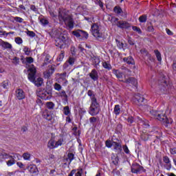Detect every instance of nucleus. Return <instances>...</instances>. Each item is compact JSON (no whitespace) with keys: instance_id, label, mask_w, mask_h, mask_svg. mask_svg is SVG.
<instances>
[{"instance_id":"nucleus-61","label":"nucleus","mask_w":176,"mask_h":176,"mask_svg":"<svg viewBox=\"0 0 176 176\" xmlns=\"http://www.w3.org/2000/svg\"><path fill=\"white\" fill-rule=\"evenodd\" d=\"M140 52L142 53V54H145L146 56H148V57H151V54H149V53H148V51H146V50L145 49L141 50Z\"/></svg>"},{"instance_id":"nucleus-25","label":"nucleus","mask_w":176,"mask_h":176,"mask_svg":"<svg viewBox=\"0 0 176 176\" xmlns=\"http://www.w3.org/2000/svg\"><path fill=\"white\" fill-rule=\"evenodd\" d=\"M9 60H12V63L14 65H19L20 64V58L17 56H14L13 58H12L10 56H7Z\"/></svg>"},{"instance_id":"nucleus-62","label":"nucleus","mask_w":176,"mask_h":176,"mask_svg":"<svg viewBox=\"0 0 176 176\" xmlns=\"http://www.w3.org/2000/svg\"><path fill=\"white\" fill-rule=\"evenodd\" d=\"M30 10H32L33 12L36 13V12H38V8H36V6H35V5H31L30 6Z\"/></svg>"},{"instance_id":"nucleus-7","label":"nucleus","mask_w":176,"mask_h":176,"mask_svg":"<svg viewBox=\"0 0 176 176\" xmlns=\"http://www.w3.org/2000/svg\"><path fill=\"white\" fill-rule=\"evenodd\" d=\"M91 33L95 38H102V33L100 32V26L97 23L93 24V25L91 28Z\"/></svg>"},{"instance_id":"nucleus-30","label":"nucleus","mask_w":176,"mask_h":176,"mask_svg":"<svg viewBox=\"0 0 176 176\" xmlns=\"http://www.w3.org/2000/svg\"><path fill=\"white\" fill-rule=\"evenodd\" d=\"M24 160H28V162L31 161V154L28 152L24 153L22 155Z\"/></svg>"},{"instance_id":"nucleus-54","label":"nucleus","mask_w":176,"mask_h":176,"mask_svg":"<svg viewBox=\"0 0 176 176\" xmlns=\"http://www.w3.org/2000/svg\"><path fill=\"white\" fill-rule=\"evenodd\" d=\"M25 60H26V64L27 63L28 64H32V63H34V58L32 57H26Z\"/></svg>"},{"instance_id":"nucleus-2","label":"nucleus","mask_w":176,"mask_h":176,"mask_svg":"<svg viewBox=\"0 0 176 176\" xmlns=\"http://www.w3.org/2000/svg\"><path fill=\"white\" fill-rule=\"evenodd\" d=\"M151 113L153 116H154L155 119H157V120H160V122L165 123L166 126H167V124H171V123H173V119L167 118L166 113H163V111H153Z\"/></svg>"},{"instance_id":"nucleus-4","label":"nucleus","mask_w":176,"mask_h":176,"mask_svg":"<svg viewBox=\"0 0 176 176\" xmlns=\"http://www.w3.org/2000/svg\"><path fill=\"white\" fill-rule=\"evenodd\" d=\"M0 159H12L14 162H17V160H20L21 159V155L19 153H11V155L6 153L5 150L0 149Z\"/></svg>"},{"instance_id":"nucleus-22","label":"nucleus","mask_w":176,"mask_h":176,"mask_svg":"<svg viewBox=\"0 0 176 176\" xmlns=\"http://www.w3.org/2000/svg\"><path fill=\"white\" fill-rule=\"evenodd\" d=\"M124 63H126V64H129V65H134V59L131 56L125 57L123 58Z\"/></svg>"},{"instance_id":"nucleus-24","label":"nucleus","mask_w":176,"mask_h":176,"mask_svg":"<svg viewBox=\"0 0 176 176\" xmlns=\"http://www.w3.org/2000/svg\"><path fill=\"white\" fill-rule=\"evenodd\" d=\"M47 94H49V93L47 91H42L38 93L37 96H38V97L43 100H46V98L48 97Z\"/></svg>"},{"instance_id":"nucleus-40","label":"nucleus","mask_w":176,"mask_h":176,"mask_svg":"<svg viewBox=\"0 0 176 176\" xmlns=\"http://www.w3.org/2000/svg\"><path fill=\"white\" fill-rule=\"evenodd\" d=\"M116 45L118 47V49H123L124 46V43L120 42V41L116 39Z\"/></svg>"},{"instance_id":"nucleus-33","label":"nucleus","mask_w":176,"mask_h":176,"mask_svg":"<svg viewBox=\"0 0 176 176\" xmlns=\"http://www.w3.org/2000/svg\"><path fill=\"white\" fill-rule=\"evenodd\" d=\"M72 34L74 35V36H76V38H80V35H82V30H77L72 32Z\"/></svg>"},{"instance_id":"nucleus-5","label":"nucleus","mask_w":176,"mask_h":176,"mask_svg":"<svg viewBox=\"0 0 176 176\" xmlns=\"http://www.w3.org/2000/svg\"><path fill=\"white\" fill-rule=\"evenodd\" d=\"M101 111V108L100 107V103L96 102H91V105L89 107V113L91 116H96V115H98L100 111Z\"/></svg>"},{"instance_id":"nucleus-47","label":"nucleus","mask_w":176,"mask_h":176,"mask_svg":"<svg viewBox=\"0 0 176 176\" xmlns=\"http://www.w3.org/2000/svg\"><path fill=\"white\" fill-rule=\"evenodd\" d=\"M146 15H142L139 17V21L140 23H146Z\"/></svg>"},{"instance_id":"nucleus-39","label":"nucleus","mask_w":176,"mask_h":176,"mask_svg":"<svg viewBox=\"0 0 176 176\" xmlns=\"http://www.w3.org/2000/svg\"><path fill=\"white\" fill-rule=\"evenodd\" d=\"M1 86L3 89H9V80H6L1 82Z\"/></svg>"},{"instance_id":"nucleus-35","label":"nucleus","mask_w":176,"mask_h":176,"mask_svg":"<svg viewBox=\"0 0 176 176\" xmlns=\"http://www.w3.org/2000/svg\"><path fill=\"white\" fill-rule=\"evenodd\" d=\"M112 163L115 166H118L119 164V157L118 156H113L112 157Z\"/></svg>"},{"instance_id":"nucleus-16","label":"nucleus","mask_w":176,"mask_h":176,"mask_svg":"<svg viewBox=\"0 0 176 176\" xmlns=\"http://www.w3.org/2000/svg\"><path fill=\"white\" fill-rule=\"evenodd\" d=\"M134 101L136 104H138V105H141V104L145 101V98L142 97L141 94H137L134 96Z\"/></svg>"},{"instance_id":"nucleus-27","label":"nucleus","mask_w":176,"mask_h":176,"mask_svg":"<svg viewBox=\"0 0 176 176\" xmlns=\"http://www.w3.org/2000/svg\"><path fill=\"white\" fill-rule=\"evenodd\" d=\"M1 45L3 49H12V44L5 41H2Z\"/></svg>"},{"instance_id":"nucleus-59","label":"nucleus","mask_w":176,"mask_h":176,"mask_svg":"<svg viewBox=\"0 0 176 176\" xmlns=\"http://www.w3.org/2000/svg\"><path fill=\"white\" fill-rule=\"evenodd\" d=\"M83 173L82 169H78L77 172L75 174V176H82V174Z\"/></svg>"},{"instance_id":"nucleus-60","label":"nucleus","mask_w":176,"mask_h":176,"mask_svg":"<svg viewBox=\"0 0 176 176\" xmlns=\"http://www.w3.org/2000/svg\"><path fill=\"white\" fill-rule=\"evenodd\" d=\"M122 149L124 150V152H125V153H130V150H129V147H127V145H124L122 146Z\"/></svg>"},{"instance_id":"nucleus-23","label":"nucleus","mask_w":176,"mask_h":176,"mask_svg":"<svg viewBox=\"0 0 176 176\" xmlns=\"http://www.w3.org/2000/svg\"><path fill=\"white\" fill-rule=\"evenodd\" d=\"M163 160L167 166V170H170V168H171V161L170 160V158L168 156H164Z\"/></svg>"},{"instance_id":"nucleus-44","label":"nucleus","mask_w":176,"mask_h":176,"mask_svg":"<svg viewBox=\"0 0 176 176\" xmlns=\"http://www.w3.org/2000/svg\"><path fill=\"white\" fill-rule=\"evenodd\" d=\"M40 22L41 23V24L43 25H47V24H49V21L47 20V19L46 18H41L40 19Z\"/></svg>"},{"instance_id":"nucleus-36","label":"nucleus","mask_w":176,"mask_h":176,"mask_svg":"<svg viewBox=\"0 0 176 176\" xmlns=\"http://www.w3.org/2000/svg\"><path fill=\"white\" fill-rule=\"evenodd\" d=\"M113 113H115V115H119L120 113V106L119 104H116L114 107Z\"/></svg>"},{"instance_id":"nucleus-3","label":"nucleus","mask_w":176,"mask_h":176,"mask_svg":"<svg viewBox=\"0 0 176 176\" xmlns=\"http://www.w3.org/2000/svg\"><path fill=\"white\" fill-rule=\"evenodd\" d=\"M69 39L67 35H60L58 38H56L55 40V45L60 49H64L68 43Z\"/></svg>"},{"instance_id":"nucleus-53","label":"nucleus","mask_w":176,"mask_h":176,"mask_svg":"<svg viewBox=\"0 0 176 176\" xmlns=\"http://www.w3.org/2000/svg\"><path fill=\"white\" fill-rule=\"evenodd\" d=\"M14 41L17 45H21L23 43V38L21 37H16Z\"/></svg>"},{"instance_id":"nucleus-18","label":"nucleus","mask_w":176,"mask_h":176,"mask_svg":"<svg viewBox=\"0 0 176 176\" xmlns=\"http://www.w3.org/2000/svg\"><path fill=\"white\" fill-rule=\"evenodd\" d=\"M113 148L116 152L120 153L122 152V143L113 142Z\"/></svg>"},{"instance_id":"nucleus-52","label":"nucleus","mask_w":176,"mask_h":176,"mask_svg":"<svg viewBox=\"0 0 176 176\" xmlns=\"http://www.w3.org/2000/svg\"><path fill=\"white\" fill-rule=\"evenodd\" d=\"M81 35H80V38H86V39H87V38H89V34H87V32L81 30Z\"/></svg>"},{"instance_id":"nucleus-56","label":"nucleus","mask_w":176,"mask_h":176,"mask_svg":"<svg viewBox=\"0 0 176 176\" xmlns=\"http://www.w3.org/2000/svg\"><path fill=\"white\" fill-rule=\"evenodd\" d=\"M14 20L16 21V23H23V21H24V19H23V18L19 16L14 17Z\"/></svg>"},{"instance_id":"nucleus-38","label":"nucleus","mask_w":176,"mask_h":176,"mask_svg":"<svg viewBox=\"0 0 176 176\" xmlns=\"http://www.w3.org/2000/svg\"><path fill=\"white\" fill-rule=\"evenodd\" d=\"M113 12L114 13H116V14H120V13H122V12H123V10H122V8L119 6H116L113 8Z\"/></svg>"},{"instance_id":"nucleus-17","label":"nucleus","mask_w":176,"mask_h":176,"mask_svg":"<svg viewBox=\"0 0 176 176\" xmlns=\"http://www.w3.org/2000/svg\"><path fill=\"white\" fill-rule=\"evenodd\" d=\"M89 77L92 80L96 82L98 80V72L95 69H92L91 72L89 73Z\"/></svg>"},{"instance_id":"nucleus-12","label":"nucleus","mask_w":176,"mask_h":176,"mask_svg":"<svg viewBox=\"0 0 176 176\" xmlns=\"http://www.w3.org/2000/svg\"><path fill=\"white\" fill-rule=\"evenodd\" d=\"M15 97L19 100H24L25 98V92L22 89H17L15 91Z\"/></svg>"},{"instance_id":"nucleus-57","label":"nucleus","mask_w":176,"mask_h":176,"mask_svg":"<svg viewBox=\"0 0 176 176\" xmlns=\"http://www.w3.org/2000/svg\"><path fill=\"white\" fill-rule=\"evenodd\" d=\"M154 134L156 137V138H157V140H160V138L162 137V132L160 131H157L155 132H154Z\"/></svg>"},{"instance_id":"nucleus-50","label":"nucleus","mask_w":176,"mask_h":176,"mask_svg":"<svg viewBox=\"0 0 176 176\" xmlns=\"http://www.w3.org/2000/svg\"><path fill=\"white\" fill-rule=\"evenodd\" d=\"M58 76L60 79H62V80H65L67 79V73L65 72L63 74H59Z\"/></svg>"},{"instance_id":"nucleus-64","label":"nucleus","mask_w":176,"mask_h":176,"mask_svg":"<svg viewBox=\"0 0 176 176\" xmlns=\"http://www.w3.org/2000/svg\"><path fill=\"white\" fill-rule=\"evenodd\" d=\"M171 155H176V148H172L170 149Z\"/></svg>"},{"instance_id":"nucleus-58","label":"nucleus","mask_w":176,"mask_h":176,"mask_svg":"<svg viewBox=\"0 0 176 176\" xmlns=\"http://www.w3.org/2000/svg\"><path fill=\"white\" fill-rule=\"evenodd\" d=\"M72 67L67 61H66L63 65L64 69H68V68H71Z\"/></svg>"},{"instance_id":"nucleus-43","label":"nucleus","mask_w":176,"mask_h":176,"mask_svg":"<svg viewBox=\"0 0 176 176\" xmlns=\"http://www.w3.org/2000/svg\"><path fill=\"white\" fill-rule=\"evenodd\" d=\"M133 31H135V32H138L139 35H141L142 34V31L141 30V28L137 27V26H132Z\"/></svg>"},{"instance_id":"nucleus-19","label":"nucleus","mask_w":176,"mask_h":176,"mask_svg":"<svg viewBox=\"0 0 176 176\" xmlns=\"http://www.w3.org/2000/svg\"><path fill=\"white\" fill-rule=\"evenodd\" d=\"M87 96L91 98V102H95L97 101V98H96V94H94V91L92 90H88Z\"/></svg>"},{"instance_id":"nucleus-1","label":"nucleus","mask_w":176,"mask_h":176,"mask_svg":"<svg viewBox=\"0 0 176 176\" xmlns=\"http://www.w3.org/2000/svg\"><path fill=\"white\" fill-rule=\"evenodd\" d=\"M30 73L28 74V79L30 82H34V85L37 86V87H41L42 85H43V78H38L35 80V74H36V69L35 66L33 65L29 68Z\"/></svg>"},{"instance_id":"nucleus-34","label":"nucleus","mask_w":176,"mask_h":176,"mask_svg":"<svg viewBox=\"0 0 176 176\" xmlns=\"http://www.w3.org/2000/svg\"><path fill=\"white\" fill-rule=\"evenodd\" d=\"M154 53L156 56L157 60L158 61H162V54H160V52H159L158 50H155Z\"/></svg>"},{"instance_id":"nucleus-51","label":"nucleus","mask_w":176,"mask_h":176,"mask_svg":"<svg viewBox=\"0 0 176 176\" xmlns=\"http://www.w3.org/2000/svg\"><path fill=\"white\" fill-rule=\"evenodd\" d=\"M105 145L107 148H112L113 145V142H111V140H107L105 142Z\"/></svg>"},{"instance_id":"nucleus-15","label":"nucleus","mask_w":176,"mask_h":176,"mask_svg":"<svg viewBox=\"0 0 176 176\" xmlns=\"http://www.w3.org/2000/svg\"><path fill=\"white\" fill-rule=\"evenodd\" d=\"M42 116L44 119H46V120H52V119H53L52 111L47 109H45L43 111Z\"/></svg>"},{"instance_id":"nucleus-28","label":"nucleus","mask_w":176,"mask_h":176,"mask_svg":"<svg viewBox=\"0 0 176 176\" xmlns=\"http://www.w3.org/2000/svg\"><path fill=\"white\" fill-rule=\"evenodd\" d=\"M63 111L64 115H65L66 116H69V115H71V109H69V106L64 107Z\"/></svg>"},{"instance_id":"nucleus-63","label":"nucleus","mask_w":176,"mask_h":176,"mask_svg":"<svg viewBox=\"0 0 176 176\" xmlns=\"http://www.w3.org/2000/svg\"><path fill=\"white\" fill-rule=\"evenodd\" d=\"M28 35L29 36H31L32 38H34V36H35V32H32V31H30L28 30L27 32Z\"/></svg>"},{"instance_id":"nucleus-14","label":"nucleus","mask_w":176,"mask_h":176,"mask_svg":"<svg viewBox=\"0 0 176 176\" xmlns=\"http://www.w3.org/2000/svg\"><path fill=\"white\" fill-rule=\"evenodd\" d=\"M117 27L122 28V30H126L127 28H130L131 25L127 21H120L117 23Z\"/></svg>"},{"instance_id":"nucleus-8","label":"nucleus","mask_w":176,"mask_h":176,"mask_svg":"<svg viewBox=\"0 0 176 176\" xmlns=\"http://www.w3.org/2000/svg\"><path fill=\"white\" fill-rule=\"evenodd\" d=\"M131 173L133 174H141L145 173V169L144 168V166L135 163L132 164Z\"/></svg>"},{"instance_id":"nucleus-55","label":"nucleus","mask_w":176,"mask_h":176,"mask_svg":"<svg viewBox=\"0 0 176 176\" xmlns=\"http://www.w3.org/2000/svg\"><path fill=\"white\" fill-rule=\"evenodd\" d=\"M16 165L18 166V167H19V168H22L23 170H25V166L23 164V162H16Z\"/></svg>"},{"instance_id":"nucleus-42","label":"nucleus","mask_w":176,"mask_h":176,"mask_svg":"<svg viewBox=\"0 0 176 176\" xmlns=\"http://www.w3.org/2000/svg\"><path fill=\"white\" fill-rule=\"evenodd\" d=\"M46 106L48 109H54V103L53 102H47Z\"/></svg>"},{"instance_id":"nucleus-26","label":"nucleus","mask_w":176,"mask_h":176,"mask_svg":"<svg viewBox=\"0 0 176 176\" xmlns=\"http://www.w3.org/2000/svg\"><path fill=\"white\" fill-rule=\"evenodd\" d=\"M28 171L32 174H35L36 171H38V168H36V165H30L28 167Z\"/></svg>"},{"instance_id":"nucleus-9","label":"nucleus","mask_w":176,"mask_h":176,"mask_svg":"<svg viewBox=\"0 0 176 176\" xmlns=\"http://www.w3.org/2000/svg\"><path fill=\"white\" fill-rule=\"evenodd\" d=\"M69 16L68 14H67V11L65 9L59 8L58 19L60 23H64V21Z\"/></svg>"},{"instance_id":"nucleus-49","label":"nucleus","mask_w":176,"mask_h":176,"mask_svg":"<svg viewBox=\"0 0 176 176\" xmlns=\"http://www.w3.org/2000/svg\"><path fill=\"white\" fill-rule=\"evenodd\" d=\"M67 62L72 66L74 64H75V58L69 57Z\"/></svg>"},{"instance_id":"nucleus-37","label":"nucleus","mask_w":176,"mask_h":176,"mask_svg":"<svg viewBox=\"0 0 176 176\" xmlns=\"http://www.w3.org/2000/svg\"><path fill=\"white\" fill-rule=\"evenodd\" d=\"M75 158V155L72 153H69L67 155V160L69 161V164H71V162L74 160Z\"/></svg>"},{"instance_id":"nucleus-46","label":"nucleus","mask_w":176,"mask_h":176,"mask_svg":"<svg viewBox=\"0 0 176 176\" xmlns=\"http://www.w3.org/2000/svg\"><path fill=\"white\" fill-rule=\"evenodd\" d=\"M141 138L143 140V141H148L149 140V135L148 133H142Z\"/></svg>"},{"instance_id":"nucleus-41","label":"nucleus","mask_w":176,"mask_h":176,"mask_svg":"<svg viewBox=\"0 0 176 176\" xmlns=\"http://www.w3.org/2000/svg\"><path fill=\"white\" fill-rule=\"evenodd\" d=\"M8 159L10 160L6 162V164L7 166H8V167L13 166V164H16V162L12 158H8Z\"/></svg>"},{"instance_id":"nucleus-48","label":"nucleus","mask_w":176,"mask_h":176,"mask_svg":"<svg viewBox=\"0 0 176 176\" xmlns=\"http://www.w3.org/2000/svg\"><path fill=\"white\" fill-rule=\"evenodd\" d=\"M54 88L55 90H56L57 91H60V90H61L62 89V87H61V85L56 82L54 85Z\"/></svg>"},{"instance_id":"nucleus-20","label":"nucleus","mask_w":176,"mask_h":176,"mask_svg":"<svg viewBox=\"0 0 176 176\" xmlns=\"http://www.w3.org/2000/svg\"><path fill=\"white\" fill-rule=\"evenodd\" d=\"M112 73L114 75H116V78H118V79H122V78H123V73L122 72L119 71V69H113Z\"/></svg>"},{"instance_id":"nucleus-32","label":"nucleus","mask_w":176,"mask_h":176,"mask_svg":"<svg viewBox=\"0 0 176 176\" xmlns=\"http://www.w3.org/2000/svg\"><path fill=\"white\" fill-rule=\"evenodd\" d=\"M65 54V52H64V50H61L60 54L58 55V58H57V61H63V60H64V57Z\"/></svg>"},{"instance_id":"nucleus-45","label":"nucleus","mask_w":176,"mask_h":176,"mask_svg":"<svg viewBox=\"0 0 176 176\" xmlns=\"http://www.w3.org/2000/svg\"><path fill=\"white\" fill-rule=\"evenodd\" d=\"M23 52L26 56H30V54H31V49L28 48V47H24Z\"/></svg>"},{"instance_id":"nucleus-29","label":"nucleus","mask_w":176,"mask_h":176,"mask_svg":"<svg viewBox=\"0 0 176 176\" xmlns=\"http://www.w3.org/2000/svg\"><path fill=\"white\" fill-rule=\"evenodd\" d=\"M102 67L103 68H104L105 69H107L108 71H111V69H112V65H111V64H109L107 61H104L102 63Z\"/></svg>"},{"instance_id":"nucleus-6","label":"nucleus","mask_w":176,"mask_h":176,"mask_svg":"<svg viewBox=\"0 0 176 176\" xmlns=\"http://www.w3.org/2000/svg\"><path fill=\"white\" fill-rule=\"evenodd\" d=\"M64 144V138H61L58 139L57 141L54 140V139H50L47 144V146L49 149H56V148H58V146H61Z\"/></svg>"},{"instance_id":"nucleus-10","label":"nucleus","mask_w":176,"mask_h":176,"mask_svg":"<svg viewBox=\"0 0 176 176\" xmlns=\"http://www.w3.org/2000/svg\"><path fill=\"white\" fill-rule=\"evenodd\" d=\"M56 70V66L55 65H49L48 69L44 72L43 75L44 78L45 79H49L53 74H54V71Z\"/></svg>"},{"instance_id":"nucleus-31","label":"nucleus","mask_w":176,"mask_h":176,"mask_svg":"<svg viewBox=\"0 0 176 176\" xmlns=\"http://www.w3.org/2000/svg\"><path fill=\"white\" fill-rule=\"evenodd\" d=\"M50 15L51 16L52 19H53V20H57V17H58L57 12L53 10H50Z\"/></svg>"},{"instance_id":"nucleus-13","label":"nucleus","mask_w":176,"mask_h":176,"mask_svg":"<svg viewBox=\"0 0 176 176\" xmlns=\"http://www.w3.org/2000/svg\"><path fill=\"white\" fill-rule=\"evenodd\" d=\"M63 23L69 30L74 28V19L71 16L69 15V17L65 21H63Z\"/></svg>"},{"instance_id":"nucleus-11","label":"nucleus","mask_w":176,"mask_h":176,"mask_svg":"<svg viewBox=\"0 0 176 176\" xmlns=\"http://www.w3.org/2000/svg\"><path fill=\"white\" fill-rule=\"evenodd\" d=\"M123 82L124 83H127L128 85H132V86H135V87H137V85H138L137 79H135L134 77H129L127 78H126V76H124Z\"/></svg>"},{"instance_id":"nucleus-21","label":"nucleus","mask_w":176,"mask_h":176,"mask_svg":"<svg viewBox=\"0 0 176 176\" xmlns=\"http://www.w3.org/2000/svg\"><path fill=\"white\" fill-rule=\"evenodd\" d=\"M58 96L65 101H68V95H67V92H65V91L64 90L60 91L58 93Z\"/></svg>"}]
</instances>
